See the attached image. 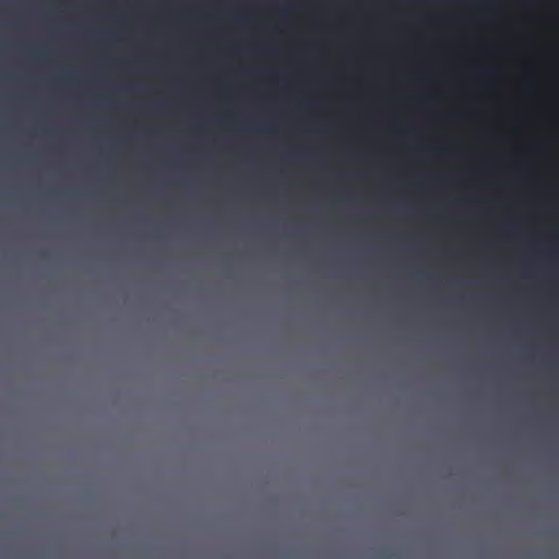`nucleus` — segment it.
Returning a JSON list of instances; mask_svg holds the SVG:
<instances>
[{"label": "nucleus", "instance_id": "4", "mask_svg": "<svg viewBox=\"0 0 559 559\" xmlns=\"http://www.w3.org/2000/svg\"><path fill=\"white\" fill-rule=\"evenodd\" d=\"M460 8H456V261L460 257V246H459V203H460V154H461V136H460V121H461V110H460V78H459V68H460V46H461V32H460ZM459 278V266L456 265V280Z\"/></svg>", "mask_w": 559, "mask_h": 559}, {"label": "nucleus", "instance_id": "7", "mask_svg": "<svg viewBox=\"0 0 559 559\" xmlns=\"http://www.w3.org/2000/svg\"><path fill=\"white\" fill-rule=\"evenodd\" d=\"M489 133H490L491 135H497L496 130H490V132H489Z\"/></svg>", "mask_w": 559, "mask_h": 559}, {"label": "nucleus", "instance_id": "8", "mask_svg": "<svg viewBox=\"0 0 559 559\" xmlns=\"http://www.w3.org/2000/svg\"><path fill=\"white\" fill-rule=\"evenodd\" d=\"M488 265L492 266L493 265V262L492 261H488L487 262Z\"/></svg>", "mask_w": 559, "mask_h": 559}, {"label": "nucleus", "instance_id": "6", "mask_svg": "<svg viewBox=\"0 0 559 559\" xmlns=\"http://www.w3.org/2000/svg\"><path fill=\"white\" fill-rule=\"evenodd\" d=\"M481 168H483V170H486V171L488 170L487 165H485L484 163L481 164Z\"/></svg>", "mask_w": 559, "mask_h": 559}, {"label": "nucleus", "instance_id": "10", "mask_svg": "<svg viewBox=\"0 0 559 559\" xmlns=\"http://www.w3.org/2000/svg\"><path fill=\"white\" fill-rule=\"evenodd\" d=\"M456 8H460V0H456Z\"/></svg>", "mask_w": 559, "mask_h": 559}, {"label": "nucleus", "instance_id": "2", "mask_svg": "<svg viewBox=\"0 0 559 559\" xmlns=\"http://www.w3.org/2000/svg\"><path fill=\"white\" fill-rule=\"evenodd\" d=\"M498 52L497 46L490 45L483 37L478 38L480 60L475 68V76L480 86L481 99L474 115L481 122L487 120L486 102L496 98L501 90L503 71L501 66L493 61Z\"/></svg>", "mask_w": 559, "mask_h": 559}, {"label": "nucleus", "instance_id": "3", "mask_svg": "<svg viewBox=\"0 0 559 559\" xmlns=\"http://www.w3.org/2000/svg\"><path fill=\"white\" fill-rule=\"evenodd\" d=\"M447 206V324L448 342H451V332H454V185L445 183ZM451 355V352H448Z\"/></svg>", "mask_w": 559, "mask_h": 559}, {"label": "nucleus", "instance_id": "9", "mask_svg": "<svg viewBox=\"0 0 559 559\" xmlns=\"http://www.w3.org/2000/svg\"><path fill=\"white\" fill-rule=\"evenodd\" d=\"M456 8H460V0H456Z\"/></svg>", "mask_w": 559, "mask_h": 559}, {"label": "nucleus", "instance_id": "1", "mask_svg": "<svg viewBox=\"0 0 559 559\" xmlns=\"http://www.w3.org/2000/svg\"><path fill=\"white\" fill-rule=\"evenodd\" d=\"M445 183L454 185V0H445Z\"/></svg>", "mask_w": 559, "mask_h": 559}, {"label": "nucleus", "instance_id": "5", "mask_svg": "<svg viewBox=\"0 0 559 559\" xmlns=\"http://www.w3.org/2000/svg\"><path fill=\"white\" fill-rule=\"evenodd\" d=\"M478 13L492 22H496L501 15V7L497 0H479Z\"/></svg>", "mask_w": 559, "mask_h": 559}]
</instances>
